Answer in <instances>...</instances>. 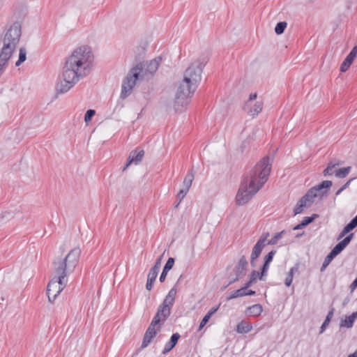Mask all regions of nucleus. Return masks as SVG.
<instances>
[{"mask_svg": "<svg viewBox=\"0 0 357 357\" xmlns=\"http://www.w3.org/2000/svg\"><path fill=\"white\" fill-rule=\"evenodd\" d=\"M93 55L88 46H82L75 50L67 58L62 71V79L56 84L58 93L68 92L79 80L88 75L91 70Z\"/></svg>", "mask_w": 357, "mask_h": 357, "instance_id": "f257e3e1", "label": "nucleus"}, {"mask_svg": "<svg viewBox=\"0 0 357 357\" xmlns=\"http://www.w3.org/2000/svg\"><path fill=\"white\" fill-rule=\"evenodd\" d=\"M271 170V159L266 155L243 177L236 196L238 206L247 204L257 194L268 179Z\"/></svg>", "mask_w": 357, "mask_h": 357, "instance_id": "f03ea898", "label": "nucleus"}, {"mask_svg": "<svg viewBox=\"0 0 357 357\" xmlns=\"http://www.w3.org/2000/svg\"><path fill=\"white\" fill-rule=\"evenodd\" d=\"M182 275L180 276L175 285L169 291L162 303L159 305L156 314L145 332L143 337L142 347L145 348L151 343L157 333L160 331L162 326L171 314L177 294L176 285L178 284Z\"/></svg>", "mask_w": 357, "mask_h": 357, "instance_id": "7ed1b4c3", "label": "nucleus"}, {"mask_svg": "<svg viewBox=\"0 0 357 357\" xmlns=\"http://www.w3.org/2000/svg\"><path fill=\"white\" fill-rule=\"evenodd\" d=\"M22 36V24L14 22L7 29L4 35L3 45L0 51V76L3 73L8 61L13 54Z\"/></svg>", "mask_w": 357, "mask_h": 357, "instance_id": "20e7f679", "label": "nucleus"}, {"mask_svg": "<svg viewBox=\"0 0 357 357\" xmlns=\"http://www.w3.org/2000/svg\"><path fill=\"white\" fill-rule=\"evenodd\" d=\"M81 250L79 247L72 249L68 255L61 260L55 261L53 263L55 274L68 275L73 273L79 263Z\"/></svg>", "mask_w": 357, "mask_h": 357, "instance_id": "39448f33", "label": "nucleus"}, {"mask_svg": "<svg viewBox=\"0 0 357 357\" xmlns=\"http://www.w3.org/2000/svg\"><path fill=\"white\" fill-rule=\"evenodd\" d=\"M162 61L161 56H157L155 59L143 63L137 64L135 67L131 68V73L135 79H149L158 70L160 62Z\"/></svg>", "mask_w": 357, "mask_h": 357, "instance_id": "423d86ee", "label": "nucleus"}, {"mask_svg": "<svg viewBox=\"0 0 357 357\" xmlns=\"http://www.w3.org/2000/svg\"><path fill=\"white\" fill-rule=\"evenodd\" d=\"M189 86L190 83L185 82L183 79L178 87L174 102V108L177 112H182L185 109L190 102L189 98L196 91V89H190Z\"/></svg>", "mask_w": 357, "mask_h": 357, "instance_id": "0eeeda50", "label": "nucleus"}, {"mask_svg": "<svg viewBox=\"0 0 357 357\" xmlns=\"http://www.w3.org/2000/svg\"><path fill=\"white\" fill-rule=\"evenodd\" d=\"M206 63V61L205 59L202 61L199 60L195 61L185 70L183 79L185 82L190 83V89H197L199 83L202 79V73Z\"/></svg>", "mask_w": 357, "mask_h": 357, "instance_id": "6e6552de", "label": "nucleus"}, {"mask_svg": "<svg viewBox=\"0 0 357 357\" xmlns=\"http://www.w3.org/2000/svg\"><path fill=\"white\" fill-rule=\"evenodd\" d=\"M68 283V278L65 274H56L49 282L47 287V291H59L61 293Z\"/></svg>", "mask_w": 357, "mask_h": 357, "instance_id": "1a4fd4ad", "label": "nucleus"}, {"mask_svg": "<svg viewBox=\"0 0 357 357\" xmlns=\"http://www.w3.org/2000/svg\"><path fill=\"white\" fill-rule=\"evenodd\" d=\"M137 80V79H135L134 76H132V73L130 70L123 81L120 95V98L121 99H126L131 94Z\"/></svg>", "mask_w": 357, "mask_h": 357, "instance_id": "9d476101", "label": "nucleus"}, {"mask_svg": "<svg viewBox=\"0 0 357 357\" xmlns=\"http://www.w3.org/2000/svg\"><path fill=\"white\" fill-rule=\"evenodd\" d=\"M144 155V151L140 147H137L135 150L132 151L130 153L127 162L125 167H123V170H125L132 163L137 165L139 162L142 161Z\"/></svg>", "mask_w": 357, "mask_h": 357, "instance_id": "9b49d317", "label": "nucleus"}, {"mask_svg": "<svg viewBox=\"0 0 357 357\" xmlns=\"http://www.w3.org/2000/svg\"><path fill=\"white\" fill-rule=\"evenodd\" d=\"M333 183L331 181H323L319 184L312 187L314 191L318 195L319 199L321 200L324 197L328 194L330 188L332 186Z\"/></svg>", "mask_w": 357, "mask_h": 357, "instance_id": "f8f14e48", "label": "nucleus"}, {"mask_svg": "<svg viewBox=\"0 0 357 357\" xmlns=\"http://www.w3.org/2000/svg\"><path fill=\"white\" fill-rule=\"evenodd\" d=\"M357 56V47H354L340 66V71L346 72Z\"/></svg>", "mask_w": 357, "mask_h": 357, "instance_id": "ddd939ff", "label": "nucleus"}, {"mask_svg": "<svg viewBox=\"0 0 357 357\" xmlns=\"http://www.w3.org/2000/svg\"><path fill=\"white\" fill-rule=\"evenodd\" d=\"M248 264V262L245 257L243 255L234 268L235 275H238V276L241 277L245 276Z\"/></svg>", "mask_w": 357, "mask_h": 357, "instance_id": "4468645a", "label": "nucleus"}, {"mask_svg": "<svg viewBox=\"0 0 357 357\" xmlns=\"http://www.w3.org/2000/svg\"><path fill=\"white\" fill-rule=\"evenodd\" d=\"M181 335L178 333H173L172 335L170 337V340L169 342H167L165 345V348L162 351V354H166L168 352H169L172 349H173L175 346L177 344V342L180 338Z\"/></svg>", "mask_w": 357, "mask_h": 357, "instance_id": "2eb2a0df", "label": "nucleus"}, {"mask_svg": "<svg viewBox=\"0 0 357 357\" xmlns=\"http://www.w3.org/2000/svg\"><path fill=\"white\" fill-rule=\"evenodd\" d=\"M317 197L319 198L318 195L315 192V191H314L313 188H311L301 199L306 204L308 207H310L311 205L314 202L315 198Z\"/></svg>", "mask_w": 357, "mask_h": 357, "instance_id": "dca6fc26", "label": "nucleus"}, {"mask_svg": "<svg viewBox=\"0 0 357 357\" xmlns=\"http://www.w3.org/2000/svg\"><path fill=\"white\" fill-rule=\"evenodd\" d=\"M357 227V216L356 215L347 225L344 226L342 231L339 234L337 239L344 237L347 234Z\"/></svg>", "mask_w": 357, "mask_h": 357, "instance_id": "f3484780", "label": "nucleus"}, {"mask_svg": "<svg viewBox=\"0 0 357 357\" xmlns=\"http://www.w3.org/2000/svg\"><path fill=\"white\" fill-rule=\"evenodd\" d=\"M263 307L260 304H255L247 307L245 314L252 317H258L262 312Z\"/></svg>", "mask_w": 357, "mask_h": 357, "instance_id": "a211bd4d", "label": "nucleus"}, {"mask_svg": "<svg viewBox=\"0 0 357 357\" xmlns=\"http://www.w3.org/2000/svg\"><path fill=\"white\" fill-rule=\"evenodd\" d=\"M356 319H357V311L354 312L351 315L346 317L344 319L342 320L340 327L351 328Z\"/></svg>", "mask_w": 357, "mask_h": 357, "instance_id": "6ab92c4d", "label": "nucleus"}, {"mask_svg": "<svg viewBox=\"0 0 357 357\" xmlns=\"http://www.w3.org/2000/svg\"><path fill=\"white\" fill-rule=\"evenodd\" d=\"M252 329V324L245 321H241L237 324L236 331L238 333L245 334L250 332Z\"/></svg>", "mask_w": 357, "mask_h": 357, "instance_id": "aec40b11", "label": "nucleus"}, {"mask_svg": "<svg viewBox=\"0 0 357 357\" xmlns=\"http://www.w3.org/2000/svg\"><path fill=\"white\" fill-rule=\"evenodd\" d=\"M194 177L193 171L190 170L183 180V188L188 189V190H189L192 185Z\"/></svg>", "mask_w": 357, "mask_h": 357, "instance_id": "412c9836", "label": "nucleus"}, {"mask_svg": "<svg viewBox=\"0 0 357 357\" xmlns=\"http://www.w3.org/2000/svg\"><path fill=\"white\" fill-rule=\"evenodd\" d=\"M265 246L266 245H264V244H262V241H260V243L257 242L252 248L251 256L258 258L260 256L261 251Z\"/></svg>", "mask_w": 357, "mask_h": 357, "instance_id": "4be33fe9", "label": "nucleus"}, {"mask_svg": "<svg viewBox=\"0 0 357 357\" xmlns=\"http://www.w3.org/2000/svg\"><path fill=\"white\" fill-rule=\"evenodd\" d=\"M248 289L245 288V286H243V287L240 288L239 289L234 291L227 298V301H230L231 299H234V298H238V297H242V296H245V291L247 290Z\"/></svg>", "mask_w": 357, "mask_h": 357, "instance_id": "5701e85b", "label": "nucleus"}, {"mask_svg": "<svg viewBox=\"0 0 357 357\" xmlns=\"http://www.w3.org/2000/svg\"><path fill=\"white\" fill-rule=\"evenodd\" d=\"M259 273L257 271H252L250 275V280L248 281L244 286L245 288L248 289L254 283L257 282V278H259Z\"/></svg>", "mask_w": 357, "mask_h": 357, "instance_id": "b1692460", "label": "nucleus"}, {"mask_svg": "<svg viewBox=\"0 0 357 357\" xmlns=\"http://www.w3.org/2000/svg\"><path fill=\"white\" fill-rule=\"evenodd\" d=\"M304 208H308V206L301 199H300L294 208V215L301 213Z\"/></svg>", "mask_w": 357, "mask_h": 357, "instance_id": "393cba45", "label": "nucleus"}, {"mask_svg": "<svg viewBox=\"0 0 357 357\" xmlns=\"http://www.w3.org/2000/svg\"><path fill=\"white\" fill-rule=\"evenodd\" d=\"M351 169V167L349 166L343 167V168H340L335 171V176L337 177L341 178H345L350 172Z\"/></svg>", "mask_w": 357, "mask_h": 357, "instance_id": "a878e982", "label": "nucleus"}, {"mask_svg": "<svg viewBox=\"0 0 357 357\" xmlns=\"http://www.w3.org/2000/svg\"><path fill=\"white\" fill-rule=\"evenodd\" d=\"M262 105L261 102H257L254 107L250 109V113L253 117L258 115L262 111Z\"/></svg>", "mask_w": 357, "mask_h": 357, "instance_id": "bb28decb", "label": "nucleus"}, {"mask_svg": "<svg viewBox=\"0 0 357 357\" xmlns=\"http://www.w3.org/2000/svg\"><path fill=\"white\" fill-rule=\"evenodd\" d=\"M284 233H285V231L282 230L280 232L275 234L274 236H273V238L266 242V244H269V245H272L277 244L278 241L282 238V235Z\"/></svg>", "mask_w": 357, "mask_h": 357, "instance_id": "cd10ccee", "label": "nucleus"}, {"mask_svg": "<svg viewBox=\"0 0 357 357\" xmlns=\"http://www.w3.org/2000/svg\"><path fill=\"white\" fill-rule=\"evenodd\" d=\"M333 315V310H332L328 312L324 321L323 322V324L320 328V333H322L325 331L326 328L329 324Z\"/></svg>", "mask_w": 357, "mask_h": 357, "instance_id": "c85d7f7f", "label": "nucleus"}, {"mask_svg": "<svg viewBox=\"0 0 357 357\" xmlns=\"http://www.w3.org/2000/svg\"><path fill=\"white\" fill-rule=\"evenodd\" d=\"M287 26V23L286 22H278L275 27V32L278 35H280L284 33L285 29Z\"/></svg>", "mask_w": 357, "mask_h": 357, "instance_id": "c756f323", "label": "nucleus"}, {"mask_svg": "<svg viewBox=\"0 0 357 357\" xmlns=\"http://www.w3.org/2000/svg\"><path fill=\"white\" fill-rule=\"evenodd\" d=\"M346 247L340 241L331 250V252L337 257Z\"/></svg>", "mask_w": 357, "mask_h": 357, "instance_id": "7c9ffc66", "label": "nucleus"}, {"mask_svg": "<svg viewBox=\"0 0 357 357\" xmlns=\"http://www.w3.org/2000/svg\"><path fill=\"white\" fill-rule=\"evenodd\" d=\"M319 217L318 214H313L312 216L310 217H305L303 220L301 221L303 226L305 227L308 225H310L311 222H312L316 218Z\"/></svg>", "mask_w": 357, "mask_h": 357, "instance_id": "2f4dec72", "label": "nucleus"}, {"mask_svg": "<svg viewBox=\"0 0 357 357\" xmlns=\"http://www.w3.org/2000/svg\"><path fill=\"white\" fill-rule=\"evenodd\" d=\"M188 189L182 188L179 190L178 195H177V199H178V203L175 205V208H177L178 205L180 204L182 199L186 196L188 192Z\"/></svg>", "mask_w": 357, "mask_h": 357, "instance_id": "473e14b6", "label": "nucleus"}, {"mask_svg": "<svg viewBox=\"0 0 357 357\" xmlns=\"http://www.w3.org/2000/svg\"><path fill=\"white\" fill-rule=\"evenodd\" d=\"M295 269H296V268H295V267L291 268L290 269L287 276L285 278L284 284H285V285L287 287H289L291 284V283H292L293 274H294V271Z\"/></svg>", "mask_w": 357, "mask_h": 357, "instance_id": "72a5a7b5", "label": "nucleus"}, {"mask_svg": "<svg viewBox=\"0 0 357 357\" xmlns=\"http://www.w3.org/2000/svg\"><path fill=\"white\" fill-rule=\"evenodd\" d=\"M158 272H159V271L151 268L148 274L147 280L150 281V280H151V282H154L157 278Z\"/></svg>", "mask_w": 357, "mask_h": 357, "instance_id": "f704fd0d", "label": "nucleus"}, {"mask_svg": "<svg viewBox=\"0 0 357 357\" xmlns=\"http://www.w3.org/2000/svg\"><path fill=\"white\" fill-rule=\"evenodd\" d=\"M268 268H269V264H268L266 263H264L263 266H261V268L260 269V272H259V280H262L263 277L266 276L267 275Z\"/></svg>", "mask_w": 357, "mask_h": 357, "instance_id": "c9c22d12", "label": "nucleus"}, {"mask_svg": "<svg viewBox=\"0 0 357 357\" xmlns=\"http://www.w3.org/2000/svg\"><path fill=\"white\" fill-rule=\"evenodd\" d=\"M174 259L173 257H169L164 266L163 269L165 270V271L169 272L174 266Z\"/></svg>", "mask_w": 357, "mask_h": 357, "instance_id": "e433bc0d", "label": "nucleus"}, {"mask_svg": "<svg viewBox=\"0 0 357 357\" xmlns=\"http://www.w3.org/2000/svg\"><path fill=\"white\" fill-rule=\"evenodd\" d=\"M336 164H333L332 162H329L327 167L324 170V175H332L333 174V168L335 167Z\"/></svg>", "mask_w": 357, "mask_h": 357, "instance_id": "4c0bfd02", "label": "nucleus"}, {"mask_svg": "<svg viewBox=\"0 0 357 357\" xmlns=\"http://www.w3.org/2000/svg\"><path fill=\"white\" fill-rule=\"evenodd\" d=\"M276 253V250H273L269 252L265 257H264V263H266L268 264H270V263L273 261V257Z\"/></svg>", "mask_w": 357, "mask_h": 357, "instance_id": "58836bf2", "label": "nucleus"}, {"mask_svg": "<svg viewBox=\"0 0 357 357\" xmlns=\"http://www.w3.org/2000/svg\"><path fill=\"white\" fill-rule=\"evenodd\" d=\"M96 111L94 109H88L84 115V121L87 123L91 121L92 117L95 115Z\"/></svg>", "mask_w": 357, "mask_h": 357, "instance_id": "ea45409f", "label": "nucleus"}, {"mask_svg": "<svg viewBox=\"0 0 357 357\" xmlns=\"http://www.w3.org/2000/svg\"><path fill=\"white\" fill-rule=\"evenodd\" d=\"M20 61H25L26 59V48L24 47H22L20 48L19 50V59Z\"/></svg>", "mask_w": 357, "mask_h": 357, "instance_id": "a19ab883", "label": "nucleus"}, {"mask_svg": "<svg viewBox=\"0 0 357 357\" xmlns=\"http://www.w3.org/2000/svg\"><path fill=\"white\" fill-rule=\"evenodd\" d=\"M59 294V291H47L49 301L53 303Z\"/></svg>", "mask_w": 357, "mask_h": 357, "instance_id": "79ce46f5", "label": "nucleus"}, {"mask_svg": "<svg viewBox=\"0 0 357 357\" xmlns=\"http://www.w3.org/2000/svg\"><path fill=\"white\" fill-rule=\"evenodd\" d=\"M353 237L354 233H351L347 235L343 240H342L341 242L344 245L345 247H347L350 243Z\"/></svg>", "mask_w": 357, "mask_h": 357, "instance_id": "37998d69", "label": "nucleus"}, {"mask_svg": "<svg viewBox=\"0 0 357 357\" xmlns=\"http://www.w3.org/2000/svg\"><path fill=\"white\" fill-rule=\"evenodd\" d=\"M335 257H336V256L331 251L325 257L324 262L329 265Z\"/></svg>", "mask_w": 357, "mask_h": 357, "instance_id": "c03bdc74", "label": "nucleus"}, {"mask_svg": "<svg viewBox=\"0 0 357 357\" xmlns=\"http://www.w3.org/2000/svg\"><path fill=\"white\" fill-rule=\"evenodd\" d=\"M163 255H161L156 260L154 266L152 267V268L153 269H155V270H158V271H160V266H161V260H162V258L163 257Z\"/></svg>", "mask_w": 357, "mask_h": 357, "instance_id": "a18cd8bd", "label": "nucleus"}, {"mask_svg": "<svg viewBox=\"0 0 357 357\" xmlns=\"http://www.w3.org/2000/svg\"><path fill=\"white\" fill-rule=\"evenodd\" d=\"M269 236V233L268 232H266V233H264L261 236L260 238L258 239L257 242L258 243H260V241L261 242L262 241V244H264V245H266V242L268 241L267 240V238L268 236Z\"/></svg>", "mask_w": 357, "mask_h": 357, "instance_id": "49530a36", "label": "nucleus"}, {"mask_svg": "<svg viewBox=\"0 0 357 357\" xmlns=\"http://www.w3.org/2000/svg\"><path fill=\"white\" fill-rule=\"evenodd\" d=\"M209 319L210 318L207 315H205L199 324V329L201 330L207 324Z\"/></svg>", "mask_w": 357, "mask_h": 357, "instance_id": "de8ad7c7", "label": "nucleus"}, {"mask_svg": "<svg viewBox=\"0 0 357 357\" xmlns=\"http://www.w3.org/2000/svg\"><path fill=\"white\" fill-rule=\"evenodd\" d=\"M220 306V303L217 307L211 308L209 310V311L206 313V315H207L209 318H211V316L218 311Z\"/></svg>", "mask_w": 357, "mask_h": 357, "instance_id": "09e8293b", "label": "nucleus"}, {"mask_svg": "<svg viewBox=\"0 0 357 357\" xmlns=\"http://www.w3.org/2000/svg\"><path fill=\"white\" fill-rule=\"evenodd\" d=\"M168 271H165V270L162 269V273L160 274L159 280L160 282H164L166 279V276L167 275Z\"/></svg>", "mask_w": 357, "mask_h": 357, "instance_id": "8fccbe9b", "label": "nucleus"}, {"mask_svg": "<svg viewBox=\"0 0 357 357\" xmlns=\"http://www.w3.org/2000/svg\"><path fill=\"white\" fill-rule=\"evenodd\" d=\"M349 288L351 291H354L357 288V277L356 278L351 282V284L349 286Z\"/></svg>", "mask_w": 357, "mask_h": 357, "instance_id": "3c124183", "label": "nucleus"}, {"mask_svg": "<svg viewBox=\"0 0 357 357\" xmlns=\"http://www.w3.org/2000/svg\"><path fill=\"white\" fill-rule=\"evenodd\" d=\"M242 278L243 277H241V276H238V275H236V277L234 278H232L230 280V281L229 282V284L231 285V284L234 283L235 282L238 281Z\"/></svg>", "mask_w": 357, "mask_h": 357, "instance_id": "603ef678", "label": "nucleus"}, {"mask_svg": "<svg viewBox=\"0 0 357 357\" xmlns=\"http://www.w3.org/2000/svg\"><path fill=\"white\" fill-rule=\"evenodd\" d=\"M153 283L154 282H151V280L150 281L147 280L146 284V289L148 291H151L152 289V288H153Z\"/></svg>", "mask_w": 357, "mask_h": 357, "instance_id": "864d4df0", "label": "nucleus"}, {"mask_svg": "<svg viewBox=\"0 0 357 357\" xmlns=\"http://www.w3.org/2000/svg\"><path fill=\"white\" fill-rule=\"evenodd\" d=\"M354 179V178H352L351 179H349L347 182H346L341 188H342V190H345L346 188H347L351 182Z\"/></svg>", "mask_w": 357, "mask_h": 357, "instance_id": "5fc2aeb1", "label": "nucleus"}, {"mask_svg": "<svg viewBox=\"0 0 357 357\" xmlns=\"http://www.w3.org/2000/svg\"><path fill=\"white\" fill-rule=\"evenodd\" d=\"M258 258L250 256V264L252 267L256 266V261Z\"/></svg>", "mask_w": 357, "mask_h": 357, "instance_id": "6e6d98bb", "label": "nucleus"}, {"mask_svg": "<svg viewBox=\"0 0 357 357\" xmlns=\"http://www.w3.org/2000/svg\"><path fill=\"white\" fill-rule=\"evenodd\" d=\"M305 227L303 226V225L302 224V222L296 225L294 228L293 229L294 230H299V229H301L303 228H304Z\"/></svg>", "mask_w": 357, "mask_h": 357, "instance_id": "4d7b16f0", "label": "nucleus"}, {"mask_svg": "<svg viewBox=\"0 0 357 357\" xmlns=\"http://www.w3.org/2000/svg\"><path fill=\"white\" fill-rule=\"evenodd\" d=\"M257 94L256 93H251L249 96V101L254 100L257 98Z\"/></svg>", "mask_w": 357, "mask_h": 357, "instance_id": "13d9d810", "label": "nucleus"}, {"mask_svg": "<svg viewBox=\"0 0 357 357\" xmlns=\"http://www.w3.org/2000/svg\"><path fill=\"white\" fill-rule=\"evenodd\" d=\"M256 292L253 290L245 291V296H253L255 295Z\"/></svg>", "mask_w": 357, "mask_h": 357, "instance_id": "bf43d9fd", "label": "nucleus"}, {"mask_svg": "<svg viewBox=\"0 0 357 357\" xmlns=\"http://www.w3.org/2000/svg\"><path fill=\"white\" fill-rule=\"evenodd\" d=\"M328 266V265L327 264H326L325 262H323L322 266H321V268H320V271H321V272L324 271H325V269L326 268V267H327Z\"/></svg>", "mask_w": 357, "mask_h": 357, "instance_id": "052dcab7", "label": "nucleus"}, {"mask_svg": "<svg viewBox=\"0 0 357 357\" xmlns=\"http://www.w3.org/2000/svg\"><path fill=\"white\" fill-rule=\"evenodd\" d=\"M24 61H20V59H18L16 63H15V66H20Z\"/></svg>", "mask_w": 357, "mask_h": 357, "instance_id": "680f3d73", "label": "nucleus"}, {"mask_svg": "<svg viewBox=\"0 0 357 357\" xmlns=\"http://www.w3.org/2000/svg\"><path fill=\"white\" fill-rule=\"evenodd\" d=\"M348 357H357V350L354 353L349 355Z\"/></svg>", "mask_w": 357, "mask_h": 357, "instance_id": "e2e57ef3", "label": "nucleus"}, {"mask_svg": "<svg viewBox=\"0 0 357 357\" xmlns=\"http://www.w3.org/2000/svg\"><path fill=\"white\" fill-rule=\"evenodd\" d=\"M344 190H342V188H340L335 193V195H339Z\"/></svg>", "mask_w": 357, "mask_h": 357, "instance_id": "0e129e2a", "label": "nucleus"}, {"mask_svg": "<svg viewBox=\"0 0 357 357\" xmlns=\"http://www.w3.org/2000/svg\"><path fill=\"white\" fill-rule=\"evenodd\" d=\"M230 284H229V283L226 285H224L222 287V290H225L227 287H229Z\"/></svg>", "mask_w": 357, "mask_h": 357, "instance_id": "69168bd1", "label": "nucleus"}, {"mask_svg": "<svg viewBox=\"0 0 357 357\" xmlns=\"http://www.w3.org/2000/svg\"><path fill=\"white\" fill-rule=\"evenodd\" d=\"M356 216H357V214H356Z\"/></svg>", "mask_w": 357, "mask_h": 357, "instance_id": "338daca9", "label": "nucleus"}]
</instances>
